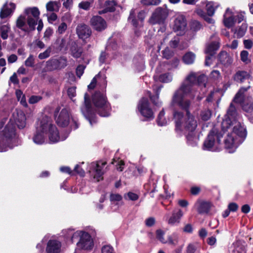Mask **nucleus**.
Segmentation results:
<instances>
[{
	"label": "nucleus",
	"instance_id": "nucleus-1",
	"mask_svg": "<svg viewBox=\"0 0 253 253\" xmlns=\"http://www.w3.org/2000/svg\"><path fill=\"white\" fill-rule=\"evenodd\" d=\"M236 118L235 107L231 103L221 124L222 131L227 132L224 143L229 153L234 152L238 146L243 142L247 135L245 128L237 121Z\"/></svg>",
	"mask_w": 253,
	"mask_h": 253
},
{
	"label": "nucleus",
	"instance_id": "nucleus-2",
	"mask_svg": "<svg viewBox=\"0 0 253 253\" xmlns=\"http://www.w3.org/2000/svg\"><path fill=\"white\" fill-rule=\"evenodd\" d=\"M186 91L181 89L178 93L179 96L177 95L173 97V101L174 103L177 104L182 109L185 110L186 113L184 117L182 113L176 111L173 114L174 119L175 122L176 129L183 130L188 132L187 138L188 142L191 144H193V142L196 143L197 138L195 133V130L197 126V121L195 117L190 113L189 108L190 106V102L187 99H182L181 95L184 94Z\"/></svg>",
	"mask_w": 253,
	"mask_h": 253
},
{
	"label": "nucleus",
	"instance_id": "nucleus-3",
	"mask_svg": "<svg viewBox=\"0 0 253 253\" xmlns=\"http://www.w3.org/2000/svg\"><path fill=\"white\" fill-rule=\"evenodd\" d=\"M92 102L93 107L90 103L89 95L85 93L84 104L81 108V111L91 126L96 122L95 111L100 116L104 117L110 116L111 111L110 104L107 101L105 94L102 92H95L92 96Z\"/></svg>",
	"mask_w": 253,
	"mask_h": 253
},
{
	"label": "nucleus",
	"instance_id": "nucleus-4",
	"mask_svg": "<svg viewBox=\"0 0 253 253\" xmlns=\"http://www.w3.org/2000/svg\"><path fill=\"white\" fill-rule=\"evenodd\" d=\"M36 131L33 140L37 144H42L45 142L46 138L50 143H57L64 140L67 135L60 136L56 126L53 124L52 120L47 116L39 119L36 124Z\"/></svg>",
	"mask_w": 253,
	"mask_h": 253
},
{
	"label": "nucleus",
	"instance_id": "nucleus-5",
	"mask_svg": "<svg viewBox=\"0 0 253 253\" xmlns=\"http://www.w3.org/2000/svg\"><path fill=\"white\" fill-rule=\"evenodd\" d=\"M40 15V12L37 7H27L24 9V14L18 17L16 26L25 32L34 30Z\"/></svg>",
	"mask_w": 253,
	"mask_h": 253
},
{
	"label": "nucleus",
	"instance_id": "nucleus-6",
	"mask_svg": "<svg viewBox=\"0 0 253 253\" xmlns=\"http://www.w3.org/2000/svg\"><path fill=\"white\" fill-rule=\"evenodd\" d=\"M16 142V135L14 127L10 122L0 131V152H5L12 148Z\"/></svg>",
	"mask_w": 253,
	"mask_h": 253
},
{
	"label": "nucleus",
	"instance_id": "nucleus-7",
	"mask_svg": "<svg viewBox=\"0 0 253 253\" xmlns=\"http://www.w3.org/2000/svg\"><path fill=\"white\" fill-rule=\"evenodd\" d=\"M106 162L103 160L93 162L87 165V170L89 177L95 182L102 180L103 175L106 171Z\"/></svg>",
	"mask_w": 253,
	"mask_h": 253
},
{
	"label": "nucleus",
	"instance_id": "nucleus-8",
	"mask_svg": "<svg viewBox=\"0 0 253 253\" xmlns=\"http://www.w3.org/2000/svg\"><path fill=\"white\" fill-rule=\"evenodd\" d=\"M57 110L55 112V120L56 124L61 127H65L69 124L72 129H76L79 126L78 121L71 118L70 114L66 109H63L60 112Z\"/></svg>",
	"mask_w": 253,
	"mask_h": 253
},
{
	"label": "nucleus",
	"instance_id": "nucleus-9",
	"mask_svg": "<svg viewBox=\"0 0 253 253\" xmlns=\"http://www.w3.org/2000/svg\"><path fill=\"white\" fill-rule=\"evenodd\" d=\"M79 239L77 243V248L81 250H90L93 246V240L90 235L85 232L77 231L73 234L72 242L73 243L76 239Z\"/></svg>",
	"mask_w": 253,
	"mask_h": 253
},
{
	"label": "nucleus",
	"instance_id": "nucleus-10",
	"mask_svg": "<svg viewBox=\"0 0 253 253\" xmlns=\"http://www.w3.org/2000/svg\"><path fill=\"white\" fill-rule=\"evenodd\" d=\"M222 134L219 133L216 128H213L209 133L204 143V148L206 150H215L221 141Z\"/></svg>",
	"mask_w": 253,
	"mask_h": 253
},
{
	"label": "nucleus",
	"instance_id": "nucleus-11",
	"mask_svg": "<svg viewBox=\"0 0 253 253\" xmlns=\"http://www.w3.org/2000/svg\"><path fill=\"white\" fill-rule=\"evenodd\" d=\"M197 80V77L196 76V74L194 73H190L186 78L185 81H184V83L182 84L180 88L175 92L174 94L173 97H175L176 95L177 96H179V91L181 89H183V90H185L186 92L185 93H182V95H181V97L182 99H186L185 98L186 96H187L188 95H189L190 93H192V95H195L194 92H193V90L197 88V87H196V86H193V85L194 84V83L196 82Z\"/></svg>",
	"mask_w": 253,
	"mask_h": 253
},
{
	"label": "nucleus",
	"instance_id": "nucleus-12",
	"mask_svg": "<svg viewBox=\"0 0 253 253\" xmlns=\"http://www.w3.org/2000/svg\"><path fill=\"white\" fill-rule=\"evenodd\" d=\"M250 88L248 86L246 88L242 87L234 98V101L237 103H242L243 109L247 112H252L253 111V99L247 97L243 99V93Z\"/></svg>",
	"mask_w": 253,
	"mask_h": 253
},
{
	"label": "nucleus",
	"instance_id": "nucleus-13",
	"mask_svg": "<svg viewBox=\"0 0 253 253\" xmlns=\"http://www.w3.org/2000/svg\"><path fill=\"white\" fill-rule=\"evenodd\" d=\"M137 109L140 114L146 120H151L154 117V111L147 98H142L138 102Z\"/></svg>",
	"mask_w": 253,
	"mask_h": 253
},
{
	"label": "nucleus",
	"instance_id": "nucleus-14",
	"mask_svg": "<svg viewBox=\"0 0 253 253\" xmlns=\"http://www.w3.org/2000/svg\"><path fill=\"white\" fill-rule=\"evenodd\" d=\"M187 26L186 20L182 15L178 14L173 21L172 29L178 35H183L186 30Z\"/></svg>",
	"mask_w": 253,
	"mask_h": 253
},
{
	"label": "nucleus",
	"instance_id": "nucleus-15",
	"mask_svg": "<svg viewBox=\"0 0 253 253\" xmlns=\"http://www.w3.org/2000/svg\"><path fill=\"white\" fill-rule=\"evenodd\" d=\"M145 16V12L142 10L138 12L137 17H136L135 9H132L130 11L128 21L135 28L141 27L143 26V22Z\"/></svg>",
	"mask_w": 253,
	"mask_h": 253
},
{
	"label": "nucleus",
	"instance_id": "nucleus-16",
	"mask_svg": "<svg viewBox=\"0 0 253 253\" xmlns=\"http://www.w3.org/2000/svg\"><path fill=\"white\" fill-rule=\"evenodd\" d=\"M16 8V4L11 2H6L0 8V17L1 19L10 17Z\"/></svg>",
	"mask_w": 253,
	"mask_h": 253
},
{
	"label": "nucleus",
	"instance_id": "nucleus-17",
	"mask_svg": "<svg viewBox=\"0 0 253 253\" xmlns=\"http://www.w3.org/2000/svg\"><path fill=\"white\" fill-rule=\"evenodd\" d=\"M11 122L14 127L15 132H16V128L14 125V123L19 128H23L26 126V117L24 113L22 111H19L17 112L16 114H14L13 119H11L7 124H9ZM15 133H16V132H15ZM16 135H17V134H16Z\"/></svg>",
	"mask_w": 253,
	"mask_h": 253
},
{
	"label": "nucleus",
	"instance_id": "nucleus-18",
	"mask_svg": "<svg viewBox=\"0 0 253 253\" xmlns=\"http://www.w3.org/2000/svg\"><path fill=\"white\" fill-rule=\"evenodd\" d=\"M90 23L92 28L97 31L104 30L107 27L106 21L99 16H93Z\"/></svg>",
	"mask_w": 253,
	"mask_h": 253
},
{
	"label": "nucleus",
	"instance_id": "nucleus-19",
	"mask_svg": "<svg viewBox=\"0 0 253 253\" xmlns=\"http://www.w3.org/2000/svg\"><path fill=\"white\" fill-rule=\"evenodd\" d=\"M194 206L200 214L208 213L211 208V205L210 202L201 200H198L195 204Z\"/></svg>",
	"mask_w": 253,
	"mask_h": 253
},
{
	"label": "nucleus",
	"instance_id": "nucleus-20",
	"mask_svg": "<svg viewBox=\"0 0 253 253\" xmlns=\"http://www.w3.org/2000/svg\"><path fill=\"white\" fill-rule=\"evenodd\" d=\"M79 37L83 40L88 38L91 34V31L88 26L85 24L79 25L76 29Z\"/></svg>",
	"mask_w": 253,
	"mask_h": 253
},
{
	"label": "nucleus",
	"instance_id": "nucleus-21",
	"mask_svg": "<svg viewBox=\"0 0 253 253\" xmlns=\"http://www.w3.org/2000/svg\"><path fill=\"white\" fill-rule=\"evenodd\" d=\"M61 248L60 242L56 240H50L47 243L46 251L47 253H59Z\"/></svg>",
	"mask_w": 253,
	"mask_h": 253
},
{
	"label": "nucleus",
	"instance_id": "nucleus-22",
	"mask_svg": "<svg viewBox=\"0 0 253 253\" xmlns=\"http://www.w3.org/2000/svg\"><path fill=\"white\" fill-rule=\"evenodd\" d=\"M67 59L64 57H60L58 59H52L47 61L46 64L47 66H55V67L50 68V70H53L57 68H63L67 66Z\"/></svg>",
	"mask_w": 253,
	"mask_h": 253
},
{
	"label": "nucleus",
	"instance_id": "nucleus-23",
	"mask_svg": "<svg viewBox=\"0 0 253 253\" xmlns=\"http://www.w3.org/2000/svg\"><path fill=\"white\" fill-rule=\"evenodd\" d=\"M223 22L224 25L228 28L232 27L235 24V19L232 11L227 8L224 14Z\"/></svg>",
	"mask_w": 253,
	"mask_h": 253
},
{
	"label": "nucleus",
	"instance_id": "nucleus-24",
	"mask_svg": "<svg viewBox=\"0 0 253 253\" xmlns=\"http://www.w3.org/2000/svg\"><path fill=\"white\" fill-rule=\"evenodd\" d=\"M183 215V213L180 209H178L177 211H173L171 216L168 220V223L172 225L178 224L180 222V219Z\"/></svg>",
	"mask_w": 253,
	"mask_h": 253
},
{
	"label": "nucleus",
	"instance_id": "nucleus-25",
	"mask_svg": "<svg viewBox=\"0 0 253 253\" xmlns=\"http://www.w3.org/2000/svg\"><path fill=\"white\" fill-rule=\"evenodd\" d=\"M219 40L217 39V40L207 44L205 53L210 56H212L214 51L219 48Z\"/></svg>",
	"mask_w": 253,
	"mask_h": 253
},
{
	"label": "nucleus",
	"instance_id": "nucleus-26",
	"mask_svg": "<svg viewBox=\"0 0 253 253\" xmlns=\"http://www.w3.org/2000/svg\"><path fill=\"white\" fill-rule=\"evenodd\" d=\"M234 80L237 82L243 83L247 81L249 83L251 80L250 75L245 71H239L234 76Z\"/></svg>",
	"mask_w": 253,
	"mask_h": 253
},
{
	"label": "nucleus",
	"instance_id": "nucleus-27",
	"mask_svg": "<svg viewBox=\"0 0 253 253\" xmlns=\"http://www.w3.org/2000/svg\"><path fill=\"white\" fill-rule=\"evenodd\" d=\"M60 7V3L56 1H50L46 4V8L47 11L57 12Z\"/></svg>",
	"mask_w": 253,
	"mask_h": 253
},
{
	"label": "nucleus",
	"instance_id": "nucleus-28",
	"mask_svg": "<svg viewBox=\"0 0 253 253\" xmlns=\"http://www.w3.org/2000/svg\"><path fill=\"white\" fill-rule=\"evenodd\" d=\"M218 6V4L213 2H208L206 5L207 14L211 16L214 14L215 9Z\"/></svg>",
	"mask_w": 253,
	"mask_h": 253
},
{
	"label": "nucleus",
	"instance_id": "nucleus-29",
	"mask_svg": "<svg viewBox=\"0 0 253 253\" xmlns=\"http://www.w3.org/2000/svg\"><path fill=\"white\" fill-rule=\"evenodd\" d=\"M10 31V27L8 24L1 25L0 27V36L3 40H6L8 38Z\"/></svg>",
	"mask_w": 253,
	"mask_h": 253
},
{
	"label": "nucleus",
	"instance_id": "nucleus-30",
	"mask_svg": "<svg viewBox=\"0 0 253 253\" xmlns=\"http://www.w3.org/2000/svg\"><path fill=\"white\" fill-rule=\"evenodd\" d=\"M195 55L192 52L186 53L183 57V61L186 64H191L195 59Z\"/></svg>",
	"mask_w": 253,
	"mask_h": 253
},
{
	"label": "nucleus",
	"instance_id": "nucleus-31",
	"mask_svg": "<svg viewBox=\"0 0 253 253\" xmlns=\"http://www.w3.org/2000/svg\"><path fill=\"white\" fill-rule=\"evenodd\" d=\"M15 94L17 100L20 101L21 105L24 107H27L28 105L26 102V97L23 92L20 90L17 89L15 91Z\"/></svg>",
	"mask_w": 253,
	"mask_h": 253
},
{
	"label": "nucleus",
	"instance_id": "nucleus-32",
	"mask_svg": "<svg viewBox=\"0 0 253 253\" xmlns=\"http://www.w3.org/2000/svg\"><path fill=\"white\" fill-rule=\"evenodd\" d=\"M71 55L74 58H78L81 57L83 52V49L75 44L71 47Z\"/></svg>",
	"mask_w": 253,
	"mask_h": 253
},
{
	"label": "nucleus",
	"instance_id": "nucleus-33",
	"mask_svg": "<svg viewBox=\"0 0 253 253\" xmlns=\"http://www.w3.org/2000/svg\"><path fill=\"white\" fill-rule=\"evenodd\" d=\"M168 16V11L166 9H159V25L161 23L164 24Z\"/></svg>",
	"mask_w": 253,
	"mask_h": 253
},
{
	"label": "nucleus",
	"instance_id": "nucleus-34",
	"mask_svg": "<svg viewBox=\"0 0 253 253\" xmlns=\"http://www.w3.org/2000/svg\"><path fill=\"white\" fill-rule=\"evenodd\" d=\"M248 28V25L246 23H243L240 27L236 31L235 33L239 37H243L246 33Z\"/></svg>",
	"mask_w": 253,
	"mask_h": 253
},
{
	"label": "nucleus",
	"instance_id": "nucleus-35",
	"mask_svg": "<svg viewBox=\"0 0 253 253\" xmlns=\"http://www.w3.org/2000/svg\"><path fill=\"white\" fill-rule=\"evenodd\" d=\"M149 22L151 25H155L158 23V11L157 9L152 13L149 19Z\"/></svg>",
	"mask_w": 253,
	"mask_h": 253
},
{
	"label": "nucleus",
	"instance_id": "nucleus-36",
	"mask_svg": "<svg viewBox=\"0 0 253 253\" xmlns=\"http://www.w3.org/2000/svg\"><path fill=\"white\" fill-rule=\"evenodd\" d=\"M178 237L177 234L173 233L168 237V242L167 243L170 245H175L178 243Z\"/></svg>",
	"mask_w": 253,
	"mask_h": 253
},
{
	"label": "nucleus",
	"instance_id": "nucleus-37",
	"mask_svg": "<svg viewBox=\"0 0 253 253\" xmlns=\"http://www.w3.org/2000/svg\"><path fill=\"white\" fill-rule=\"evenodd\" d=\"M35 64V57L30 54L25 61V65L28 67H33Z\"/></svg>",
	"mask_w": 253,
	"mask_h": 253
},
{
	"label": "nucleus",
	"instance_id": "nucleus-38",
	"mask_svg": "<svg viewBox=\"0 0 253 253\" xmlns=\"http://www.w3.org/2000/svg\"><path fill=\"white\" fill-rule=\"evenodd\" d=\"M51 48L50 47H48L44 52L39 54L38 57L40 59H44L48 58L50 56Z\"/></svg>",
	"mask_w": 253,
	"mask_h": 253
},
{
	"label": "nucleus",
	"instance_id": "nucleus-39",
	"mask_svg": "<svg viewBox=\"0 0 253 253\" xmlns=\"http://www.w3.org/2000/svg\"><path fill=\"white\" fill-rule=\"evenodd\" d=\"M172 80L171 76L169 74H165L159 76V81L163 83H168Z\"/></svg>",
	"mask_w": 253,
	"mask_h": 253
},
{
	"label": "nucleus",
	"instance_id": "nucleus-40",
	"mask_svg": "<svg viewBox=\"0 0 253 253\" xmlns=\"http://www.w3.org/2000/svg\"><path fill=\"white\" fill-rule=\"evenodd\" d=\"M241 60L246 63H248L250 62V60L249 58V52L246 50H243L241 52Z\"/></svg>",
	"mask_w": 253,
	"mask_h": 253
},
{
	"label": "nucleus",
	"instance_id": "nucleus-41",
	"mask_svg": "<svg viewBox=\"0 0 253 253\" xmlns=\"http://www.w3.org/2000/svg\"><path fill=\"white\" fill-rule=\"evenodd\" d=\"M127 197L130 200L136 201L138 199L139 196L135 193H134L131 192H129L126 194H125L124 195L125 199H127Z\"/></svg>",
	"mask_w": 253,
	"mask_h": 253
},
{
	"label": "nucleus",
	"instance_id": "nucleus-42",
	"mask_svg": "<svg viewBox=\"0 0 253 253\" xmlns=\"http://www.w3.org/2000/svg\"><path fill=\"white\" fill-rule=\"evenodd\" d=\"M207 80V78L205 75H203L200 76L197 79L198 86H204L205 87Z\"/></svg>",
	"mask_w": 253,
	"mask_h": 253
},
{
	"label": "nucleus",
	"instance_id": "nucleus-43",
	"mask_svg": "<svg viewBox=\"0 0 253 253\" xmlns=\"http://www.w3.org/2000/svg\"><path fill=\"white\" fill-rule=\"evenodd\" d=\"M211 112L209 110L203 111L201 114V118L204 121H208L211 117Z\"/></svg>",
	"mask_w": 253,
	"mask_h": 253
},
{
	"label": "nucleus",
	"instance_id": "nucleus-44",
	"mask_svg": "<svg viewBox=\"0 0 253 253\" xmlns=\"http://www.w3.org/2000/svg\"><path fill=\"white\" fill-rule=\"evenodd\" d=\"M67 29V24L65 22H62L59 25L57 30V33L59 34H62L65 33Z\"/></svg>",
	"mask_w": 253,
	"mask_h": 253
},
{
	"label": "nucleus",
	"instance_id": "nucleus-45",
	"mask_svg": "<svg viewBox=\"0 0 253 253\" xmlns=\"http://www.w3.org/2000/svg\"><path fill=\"white\" fill-rule=\"evenodd\" d=\"M79 7L85 10H88L90 7V1H82L79 4Z\"/></svg>",
	"mask_w": 253,
	"mask_h": 253
},
{
	"label": "nucleus",
	"instance_id": "nucleus-46",
	"mask_svg": "<svg viewBox=\"0 0 253 253\" xmlns=\"http://www.w3.org/2000/svg\"><path fill=\"white\" fill-rule=\"evenodd\" d=\"M122 196L119 194H111L110 199L112 202H119L122 200Z\"/></svg>",
	"mask_w": 253,
	"mask_h": 253
},
{
	"label": "nucleus",
	"instance_id": "nucleus-47",
	"mask_svg": "<svg viewBox=\"0 0 253 253\" xmlns=\"http://www.w3.org/2000/svg\"><path fill=\"white\" fill-rule=\"evenodd\" d=\"M42 97L39 95H33L31 96L29 100V102L30 104H35L39 102L42 99Z\"/></svg>",
	"mask_w": 253,
	"mask_h": 253
},
{
	"label": "nucleus",
	"instance_id": "nucleus-48",
	"mask_svg": "<svg viewBox=\"0 0 253 253\" xmlns=\"http://www.w3.org/2000/svg\"><path fill=\"white\" fill-rule=\"evenodd\" d=\"M85 66L82 65H79L76 68L77 76L80 78L84 73Z\"/></svg>",
	"mask_w": 253,
	"mask_h": 253
},
{
	"label": "nucleus",
	"instance_id": "nucleus-49",
	"mask_svg": "<svg viewBox=\"0 0 253 253\" xmlns=\"http://www.w3.org/2000/svg\"><path fill=\"white\" fill-rule=\"evenodd\" d=\"M76 87L72 86L68 88L67 93L69 97L70 98L74 97L76 95Z\"/></svg>",
	"mask_w": 253,
	"mask_h": 253
},
{
	"label": "nucleus",
	"instance_id": "nucleus-50",
	"mask_svg": "<svg viewBox=\"0 0 253 253\" xmlns=\"http://www.w3.org/2000/svg\"><path fill=\"white\" fill-rule=\"evenodd\" d=\"M154 90H155V94L152 96L150 95V97L152 101L153 102V103L155 104V105H157V101L158 100V89L157 87L154 88Z\"/></svg>",
	"mask_w": 253,
	"mask_h": 253
},
{
	"label": "nucleus",
	"instance_id": "nucleus-51",
	"mask_svg": "<svg viewBox=\"0 0 253 253\" xmlns=\"http://www.w3.org/2000/svg\"><path fill=\"white\" fill-rule=\"evenodd\" d=\"M102 253H114L113 248L110 246H104L102 248Z\"/></svg>",
	"mask_w": 253,
	"mask_h": 253
},
{
	"label": "nucleus",
	"instance_id": "nucleus-52",
	"mask_svg": "<svg viewBox=\"0 0 253 253\" xmlns=\"http://www.w3.org/2000/svg\"><path fill=\"white\" fill-rule=\"evenodd\" d=\"M155 219L152 217H149L145 220V224L148 227L152 226L155 224Z\"/></svg>",
	"mask_w": 253,
	"mask_h": 253
},
{
	"label": "nucleus",
	"instance_id": "nucleus-53",
	"mask_svg": "<svg viewBox=\"0 0 253 253\" xmlns=\"http://www.w3.org/2000/svg\"><path fill=\"white\" fill-rule=\"evenodd\" d=\"M219 58L221 62L224 63L225 62V59H228L229 56L226 52L222 51L219 55Z\"/></svg>",
	"mask_w": 253,
	"mask_h": 253
},
{
	"label": "nucleus",
	"instance_id": "nucleus-54",
	"mask_svg": "<svg viewBox=\"0 0 253 253\" xmlns=\"http://www.w3.org/2000/svg\"><path fill=\"white\" fill-rule=\"evenodd\" d=\"M163 54L165 58L169 59L173 55V52L169 48H167L163 51Z\"/></svg>",
	"mask_w": 253,
	"mask_h": 253
},
{
	"label": "nucleus",
	"instance_id": "nucleus-55",
	"mask_svg": "<svg viewBox=\"0 0 253 253\" xmlns=\"http://www.w3.org/2000/svg\"><path fill=\"white\" fill-rule=\"evenodd\" d=\"M60 170L63 173H68L70 175L73 174V171L71 170L70 167H61L60 168Z\"/></svg>",
	"mask_w": 253,
	"mask_h": 253
},
{
	"label": "nucleus",
	"instance_id": "nucleus-56",
	"mask_svg": "<svg viewBox=\"0 0 253 253\" xmlns=\"http://www.w3.org/2000/svg\"><path fill=\"white\" fill-rule=\"evenodd\" d=\"M99 77V74H98L97 75H96L95 77H94L93 78L90 84L88 85V88L89 89L94 88V87H95L96 84L97 79Z\"/></svg>",
	"mask_w": 253,
	"mask_h": 253
},
{
	"label": "nucleus",
	"instance_id": "nucleus-57",
	"mask_svg": "<svg viewBox=\"0 0 253 253\" xmlns=\"http://www.w3.org/2000/svg\"><path fill=\"white\" fill-rule=\"evenodd\" d=\"M228 209L230 211H236L238 209V206L236 203H231L228 205Z\"/></svg>",
	"mask_w": 253,
	"mask_h": 253
},
{
	"label": "nucleus",
	"instance_id": "nucleus-58",
	"mask_svg": "<svg viewBox=\"0 0 253 253\" xmlns=\"http://www.w3.org/2000/svg\"><path fill=\"white\" fill-rule=\"evenodd\" d=\"M52 30L49 28H47L44 32L43 38L45 39V40H48L52 35Z\"/></svg>",
	"mask_w": 253,
	"mask_h": 253
},
{
	"label": "nucleus",
	"instance_id": "nucleus-59",
	"mask_svg": "<svg viewBox=\"0 0 253 253\" xmlns=\"http://www.w3.org/2000/svg\"><path fill=\"white\" fill-rule=\"evenodd\" d=\"M57 18V15L54 13H52L49 15H47V19L50 23L52 24L53 22L56 21Z\"/></svg>",
	"mask_w": 253,
	"mask_h": 253
},
{
	"label": "nucleus",
	"instance_id": "nucleus-60",
	"mask_svg": "<svg viewBox=\"0 0 253 253\" xmlns=\"http://www.w3.org/2000/svg\"><path fill=\"white\" fill-rule=\"evenodd\" d=\"M244 45L246 49H251L253 45V42L251 40H245L244 41Z\"/></svg>",
	"mask_w": 253,
	"mask_h": 253
},
{
	"label": "nucleus",
	"instance_id": "nucleus-61",
	"mask_svg": "<svg viewBox=\"0 0 253 253\" xmlns=\"http://www.w3.org/2000/svg\"><path fill=\"white\" fill-rule=\"evenodd\" d=\"M220 76V74L219 71L217 70H213L211 72L210 77L211 78L216 80L218 79Z\"/></svg>",
	"mask_w": 253,
	"mask_h": 253
},
{
	"label": "nucleus",
	"instance_id": "nucleus-62",
	"mask_svg": "<svg viewBox=\"0 0 253 253\" xmlns=\"http://www.w3.org/2000/svg\"><path fill=\"white\" fill-rule=\"evenodd\" d=\"M17 56L15 54H11L7 57V61L8 63H13L15 62L17 60Z\"/></svg>",
	"mask_w": 253,
	"mask_h": 253
},
{
	"label": "nucleus",
	"instance_id": "nucleus-63",
	"mask_svg": "<svg viewBox=\"0 0 253 253\" xmlns=\"http://www.w3.org/2000/svg\"><path fill=\"white\" fill-rule=\"evenodd\" d=\"M125 165V163L124 161H123L122 160L120 161H119L117 165H116V168L117 169L120 171H123L124 169V166Z\"/></svg>",
	"mask_w": 253,
	"mask_h": 253
},
{
	"label": "nucleus",
	"instance_id": "nucleus-64",
	"mask_svg": "<svg viewBox=\"0 0 253 253\" xmlns=\"http://www.w3.org/2000/svg\"><path fill=\"white\" fill-rule=\"evenodd\" d=\"M196 250V248L194 245L189 244L187 247V253H195Z\"/></svg>",
	"mask_w": 253,
	"mask_h": 253
}]
</instances>
